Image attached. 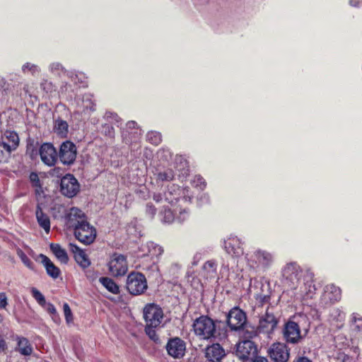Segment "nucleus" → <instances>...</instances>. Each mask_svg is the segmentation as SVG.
<instances>
[{
	"label": "nucleus",
	"instance_id": "obj_1",
	"mask_svg": "<svg viewBox=\"0 0 362 362\" xmlns=\"http://www.w3.org/2000/svg\"><path fill=\"white\" fill-rule=\"evenodd\" d=\"M282 283L284 286L294 290V296L298 299L312 298L316 290L313 284L314 274L306 271L303 272L296 263L286 264L282 272Z\"/></svg>",
	"mask_w": 362,
	"mask_h": 362
},
{
	"label": "nucleus",
	"instance_id": "obj_2",
	"mask_svg": "<svg viewBox=\"0 0 362 362\" xmlns=\"http://www.w3.org/2000/svg\"><path fill=\"white\" fill-rule=\"evenodd\" d=\"M192 330L199 340L209 342L221 341L226 337V333H221L215 322L206 315H202L194 320Z\"/></svg>",
	"mask_w": 362,
	"mask_h": 362
},
{
	"label": "nucleus",
	"instance_id": "obj_3",
	"mask_svg": "<svg viewBox=\"0 0 362 362\" xmlns=\"http://www.w3.org/2000/svg\"><path fill=\"white\" fill-rule=\"evenodd\" d=\"M188 192V188L181 189L177 185H171L168 187V189L164 192L163 196L160 193H155L153 195V199L158 203L165 200L168 204H173L180 200L181 195H182V199L187 202L190 200Z\"/></svg>",
	"mask_w": 362,
	"mask_h": 362
},
{
	"label": "nucleus",
	"instance_id": "obj_4",
	"mask_svg": "<svg viewBox=\"0 0 362 362\" xmlns=\"http://www.w3.org/2000/svg\"><path fill=\"white\" fill-rule=\"evenodd\" d=\"M273 262V254L261 249L256 250L247 257L248 264L251 267L255 269H262L263 271L269 269Z\"/></svg>",
	"mask_w": 362,
	"mask_h": 362
},
{
	"label": "nucleus",
	"instance_id": "obj_5",
	"mask_svg": "<svg viewBox=\"0 0 362 362\" xmlns=\"http://www.w3.org/2000/svg\"><path fill=\"white\" fill-rule=\"evenodd\" d=\"M73 230L76 238L84 245H90L95 240L96 229L87 220L73 228Z\"/></svg>",
	"mask_w": 362,
	"mask_h": 362
},
{
	"label": "nucleus",
	"instance_id": "obj_6",
	"mask_svg": "<svg viewBox=\"0 0 362 362\" xmlns=\"http://www.w3.org/2000/svg\"><path fill=\"white\" fill-rule=\"evenodd\" d=\"M145 276L139 272L130 273L127 279V288L132 295H140L147 289Z\"/></svg>",
	"mask_w": 362,
	"mask_h": 362
},
{
	"label": "nucleus",
	"instance_id": "obj_7",
	"mask_svg": "<svg viewBox=\"0 0 362 362\" xmlns=\"http://www.w3.org/2000/svg\"><path fill=\"white\" fill-rule=\"evenodd\" d=\"M144 317L146 325L159 327L163 319V312L158 305L148 304L144 309Z\"/></svg>",
	"mask_w": 362,
	"mask_h": 362
},
{
	"label": "nucleus",
	"instance_id": "obj_8",
	"mask_svg": "<svg viewBox=\"0 0 362 362\" xmlns=\"http://www.w3.org/2000/svg\"><path fill=\"white\" fill-rule=\"evenodd\" d=\"M110 273L114 276H121L126 274L128 270V264L124 255L114 253L107 264Z\"/></svg>",
	"mask_w": 362,
	"mask_h": 362
},
{
	"label": "nucleus",
	"instance_id": "obj_9",
	"mask_svg": "<svg viewBox=\"0 0 362 362\" xmlns=\"http://www.w3.org/2000/svg\"><path fill=\"white\" fill-rule=\"evenodd\" d=\"M76 105V112L83 114V119L87 118L90 113L95 110V103L93 100V95L90 93L84 95H77L74 103Z\"/></svg>",
	"mask_w": 362,
	"mask_h": 362
},
{
	"label": "nucleus",
	"instance_id": "obj_10",
	"mask_svg": "<svg viewBox=\"0 0 362 362\" xmlns=\"http://www.w3.org/2000/svg\"><path fill=\"white\" fill-rule=\"evenodd\" d=\"M246 314L238 308L231 309L227 315V324L233 331H238L243 329L246 324Z\"/></svg>",
	"mask_w": 362,
	"mask_h": 362
},
{
	"label": "nucleus",
	"instance_id": "obj_11",
	"mask_svg": "<svg viewBox=\"0 0 362 362\" xmlns=\"http://www.w3.org/2000/svg\"><path fill=\"white\" fill-rule=\"evenodd\" d=\"M268 354L274 362H287L290 356V349L284 343L272 344L268 349Z\"/></svg>",
	"mask_w": 362,
	"mask_h": 362
},
{
	"label": "nucleus",
	"instance_id": "obj_12",
	"mask_svg": "<svg viewBox=\"0 0 362 362\" xmlns=\"http://www.w3.org/2000/svg\"><path fill=\"white\" fill-rule=\"evenodd\" d=\"M257 351V346L250 339L243 340L236 346V355L243 361L253 359Z\"/></svg>",
	"mask_w": 362,
	"mask_h": 362
},
{
	"label": "nucleus",
	"instance_id": "obj_13",
	"mask_svg": "<svg viewBox=\"0 0 362 362\" xmlns=\"http://www.w3.org/2000/svg\"><path fill=\"white\" fill-rule=\"evenodd\" d=\"M283 335L286 341L290 344H297L302 339L298 325L293 321H288L285 324Z\"/></svg>",
	"mask_w": 362,
	"mask_h": 362
},
{
	"label": "nucleus",
	"instance_id": "obj_14",
	"mask_svg": "<svg viewBox=\"0 0 362 362\" xmlns=\"http://www.w3.org/2000/svg\"><path fill=\"white\" fill-rule=\"evenodd\" d=\"M42 161L48 166H53L57 160V153L54 146L50 143H44L39 150Z\"/></svg>",
	"mask_w": 362,
	"mask_h": 362
},
{
	"label": "nucleus",
	"instance_id": "obj_15",
	"mask_svg": "<svg viewBox=\"0 0 362 362\" xmlns=\"http://www.w3.org/2000/svg\"><path fill=\"white\" fill-rule=\"evenodd\" d=\"M278 321L272 313L266 312L259 321L257 330L259 333L271 334L276 327Z\"/></svg>",
	"mask_w": 362,
	"mask_h": 362
},
{
	"label": "nucleus",
	"instance_id": "obj_16",
	"mask_svg": "<svg viewBox=\"0 0 362 362\" xmlns=\"http://www.w3.org/2000/svg\"><path fill=\"white\" fill-rule=\"evenodd\" d=\"M166 349L170 356L175 358H180L185 355L186 344L180 338L175 337L168 341Z\"/></svg>",
	"mask_w": 362,
	"mask_h": 362
},
{
	"label": "nucleus",
	"instance_id": "obj_17",
	"mask_svg": "<svg viewBox=\"0 0 362 362\" xmlns=\"http://www.w3.org/2000/svg\"><path fill=\"white\" fill-rule=\"evenodd\" d=\"M226 252L233 257H239L243 255V248L240 240L236 236H230L224 240Z\"/></svg>",
	"mask_w": 362,
	"mask_h": 362
},
{
	"label": "nucleus",
	"instance_id": "obj_18",
	"mask_svg": "<svg viewBox=\"0 0 362 362\" xmlns=\"http://www.w3.org/2000/svg\"><path fill=\"white\" fill-rule=\"evenodd\" d=\"M225 356V351L218 343H213L205 349V357L210 362H218Z\"/></svg>",
	"mask_w": 362,
	"mask_h": 362
},
{
	"label": "nucleus",
	"instance_id": "obj_19",
	"mask_svg": "<svg viewBox=\"0 0 362 362\" xmlns=\"http://www.w3.org/2000/svg\"><path fill=\"white\" fill-rule=\"evenodd\" d=\"M69 250L74 254L76 262L81 267L86 268L90 265V260L84 250L71 243H69Z\"/></svg>",
	"mask_w": 362,
	"mask_h": 362
},
{
	"label": "nucleus",
	"instance_id": "obj_20",
	"mask_svg": "<svg viewBox=\"0 0 362 362\" xmlns=\"http://www.w3.org/2000/svg\"><path fill=\"white\" fill-rule=\"evenodd\" d=\"M141 251L144 252V257H150L153 258L154 257H159L163 252V249L159 245L153 242H147L142 245L140 248Z\"/></svg>",
	"mask_w": 362,
	"mask_h": 362
},
{
	"label": "nucleus",
	"instance_id": "obj_21",
	"mask_svg": "<svg viewBox=\"0 0 362 362\" xmlns=\"http://www.w3.org/2000/svg\"><path fill=\"white\" fill-rule=\"evenodd\" d=\"M87 220L84 212L77 207L69 209V228H74Z\"/></svg>",
	"mask_w": 362,
	"mask_h": 362
},
{
	"label": "nucleus",
	"instance_id": "obj_22",
	"mask_svg": "<svg viewBox=\"0 0 362 362\" xmlns=\"http://www.w3.org/2000/svg\"><path fill=\"white\" fill-rule=\"evenodd\" d=\"M16 341L17 342L16 350L22 356H28L32 354L33 351V346L28 339L17 336Z\"/></svg>",
	"mask_w": 362,
	"mask_h": 362
},
{
	"label": "nucleus",
	"instance_id": "obj_23",
	"mask_svg": "<svg viewBox=\"0 0 362 362\" xmlns=\"http://www.w3.org/2000/svg\"><path fill=\"white\" fill-rule=\"evenodd\" d=\"M39 259L45 267L47 274L53 279H57L60 274L59 269L57 267L50 259L45 255L40 254L39 255Z\"/></svg>",
	"mask_w": 362,
	"mask_h": 362
},
{
	"label": "nucleus",
	"instance_id": "obj_24",
	"mask_svg": "<svg viewBox=\"0 0 362 362\" xmlns=\"http://www.w3.org/2000/svg\"><path fill=\"white\" fill-rule=\"evenodd\" d=\"M74 86L77 88H85L87 86V78L82 72L72 71L69 75V86ZM75 88L73 89V91Z\"/></svg>",
	"mask_w": 362,
	"mask_h": 362
},
{
	"label": "nucleus",
	"instance_id": "obj_25",
	"mask_svg": "<svg viewBox=\"0 0 362 362\" xmlns=\"http://www.w3.org/2000/svg\"><path fill=\"white\" fill-rule=\"evenodd\" d=\"M1 141L7 144L8 148L15 151L19 145L18 135L12 131H6L1 138Z\"/></svg>",
	"mask_w": 362,
	"mask_h": 362
},
{
	"label": "nucleus",
	"instance_id": "obj_26",
	"mask_svg": "<svg viewBox=\"0 0 362 362\" xmlns=\"http://www.w3.org/2000/svg\"><path fill=\"white\" fill-rule=\"evenodd\" d=\"M341 298V290L334 284L327 285L325 288L324 298L334 303Z\"/></svg>",
	"mask_w": 362,
	"mask_h": 362
},
{
	"label": "nucleus",
	"instance_id": "obj_27",
	"mask_svg": "<svg viewBox=\"0 0 362 362\" xmlns=\"http://www.w3.org/2000/svg\"><path fill=\"white\" fill-rule=\"evenodd\" d=\"M53 131L57 137L66 138L68 134V123L62 119H55Z\"/></svg>",
	"mask_w": 362,
	"mask_h": 362
},
{
	"label": "nucleus",
	"instance_id": "obj_28",
	"mask_svg": "<svg viewBox=\"0 0 362 362\" xmlns=\"http://www.w3.org/2000/svg\"><path fill=\"white\" fill-rule=\"evenodd\" d=\"M35 215L39 226L48 233L50 230V221L49 216L43 213L40 206H37Z\"/></svg>",
	"mask_w": 362,
	"mask_h": 362
},
{
	"label": "nucleus",
	"instance_id": "obj_29",
	"mask_svg": "<svg viewBox=\"0 0 362 362\" xmlns=\"http://www.w3.org/2000/svg\"><path fill=\"white\" fill-rule=\"evenodd\" d=\"M50 250L57 259L62 263H66L68 262V255L65 249L62 248L59 244L51 243Z\"/></svg>",
	"mask_w": 362,
	"mask_h": 362
},
{
	"label": "nucleus",
	"instance_id": "obj_30",
	"mask_svg": "<svg viewBox=\"0 0 362 362\" xmlns=\"http://www.w3.org/2000/svg\"><path fill=\"white\" fill-rule=\"evenodd\" d=\"M99 281L101 284L110 292L113 294H118L119 293V286L110 278L100 277Z\"/></svg>",
	"mask_w": 362,
	"mask_h": 362
},
{
	"label": "nucleus",
	"instance_id": "obj_31",
	"mask_svg": "<svg viewBox=\"0 0 362 362\" xmlns=\"http://www.w3.org/2000/svg\"><path fill=\"white\" fill-rule=\"evenodd\" d=\"M175 212H177V209L172 211L171 209L165 207L159 214L161 221L165 223H173L176 219Z\"/></svg>",
	"mask_w": 362,
	"mask_h": 362
},
{
	"label": "nucleus",
	"instance_id": "obj_32",
	"mask_svg": "<svg viewBox=\"0 0 362 362\" xmlns=\"http://www.w3.org/2000/svg\"><path fill=\"white\" fill-rule=\"evenodd\" d=\"M202 268L207 277H214L216 274L217 264L214 260H209L206 262Z\"/></svg>",
	"mask_w": 362,
	"mask_h": 362
},
{
	"label": "nucleus",
	"instance_id": "obj_33",
	"mask_svg": "<svg viewBox=\"0 0 362 362\" xmlns=\"http://www.w3.org/2000/svg\"><path fill=\"white\" fill-rule=\"evenodd\" d=\"M156 179L157 181H171L173 180L175 175L171 169H164L155 173Z\"/></svg>",
	"mask_w": 362,
	"mask_h": 362
},
{
	"label": "nucleus",
	"instance_id": "obj_34",
	"mask_svg": "<svg viewBox=\"0 0 362 362\" xmlns=\"http://www.w3.org/2000/svg\"><path fill=\"white\" fill-rule=\"evenodd\" d=\"M81 185L76 177L69 173V198L77 195L80 192Z\"/></svg>",
	"mask_w": 362,
	"mask_h": 362
},
{
	"label": "nucleus",
	"instance_id": "obj_35",
	"mask_svg": "<svg viewBox=\"0 0 362 362\" xmlns=\"http://www.w3.org/2000/svg\"><path fill=\"white\" fill-rule=\"evenodd\" d=\"M12 151H13L8 148L7 144L0 140V163L6 162Z\"/></svg>",
	"mask_w": 362,
	"mask_h": 362
},
{
	"label": "nucleus",
	"instance_id": "obj_36",
	"mask_svg": "<svg viewBox=\"0 0 362 362\" xmlns=\"http://www.w3.org/2000/svg\"><path fill=\"white\" fill-rule=\"evenodd\" d=\"M68 153V140L64 141L60 146L59 151V158L60 161L64 164H68V158L66 157V153Z\"/></svg>",
	"mask_w": 362,
	"mask_h": 362
},
{
	"label": "nucleus",
	"instance_id": "obj_37",
	"mask_svg": "<svg viewBox=\"0 0 362 362\" xmlns=\"http://www.w3.org/2000/svg\"><path fill=\"white\" fill-rule=\"evenodd\" d=\"M351 328L358 332H362V317L358 314L352 315Z\"/></svg>",
	"mask_w": 362,
	"mask_h": 362
},
{
	"label": "nucleus",
	"instance_id": "obj_38",
	"mask_svg": "<svg viewBox=\"0 0 362 362\" xmlns=\"http://www.w3.org/2000/svg\"><path fill=\"white\" fill-rule=\"evenodd\" d=\"M146 139L153 145H158L161 142V134L155 131L148 132Z\"/></svg>",
	"mask_w": 362,
	"mask_h": 362
},
{
	"label": "nucleus",
	"instance_id": "obj_39",
	"mask_svg": "<svg viewBox=\"0 0 362 362\" xmlns=\"http://www.w3.org/2000/svg\"><path fill=\"white\" fill-rule=\"evenodd\" d=\"M31 293H32L33 297L36 300V301L41 306L46 304L45 298L40 291H38L35 288H33L31 290Z\"/></svg>",
	"mask_w": 362,
	"mask_h": 362
},
{
	"label": "nucleus",
	"instance_id": "obj_40",
	"mask_svg": "<svg viewBox=\"0 0 362 362\" xmlns=\"http://www.w3.org/2000/svg\"><path fill=\"white\" fill-rule=\"evenodd\" d=\"M156 328L157 327H154L152 326H148V325H146V327H145V332H146V334L149 337V338L151 339H152L155 342H157L159 341V337L156 332Z\"/></svg>",
	"mask_w": 362,
	"mask_h": 362
},
{
	"label": "nucleus",
	"instance_id": "obj_41",
	"mask_svg": "<svg viewBox=\"0 0 362 362\" xmlns=\"http://www.w3.org/2000/svg\"><path fill=\"white\" fill-rule=\"evenodd\" d=\"M17 255L27 267L33 269V262L21 250H18Z\"/></svg>",
	"mask_w": 362,
	"mask_h": 362
},
{
	"label": "nucleus",
	"instance_id": "obj_42",
	"mask_svg": "<svg viewBox=\"0 0 362 362\" xmlns=\"http://www.w3.org/2000/svg\"><path fill=\"white\" fill-rule=\"evenodd\" d=\"M23 73L30 72L33 75H35L39 72V68L37 65L30 63H26L22 66Z\"/></svg>",
	"mask_w": 362,
	"mask_h": 362
},
{
	"label": "nucleus",
	"instance_id": "obj_43",
	"mask_svg": "<svg viewBox=\"0 0 362 362\" xmlns=\"http://www.w3.org/2000/svg\"><path fill=\"white\" fill-rule=\"evenodd\" d=\"M192 184L194 187L199 188V189H204L206 187V182L202 177L200 175H196L192 181Z\"/></svg>",
	"mask_w": 362,
	"mask_h": 362
},
{
	"label": "nucleus",
	"instance_id": "obj_44",
	"mask_svg": "<svg viewBox=\"0 0 362 362\" xmlns=\"http://www.w3.org/2000/svg\"><path fill=\"white\" fill-rule=\"evenodd\" d=\"M257 329L254 327H246L243 331V337L247 339H252L257 334Z\"/></svg>",
	"mask_w": 362,
	"mask_h": 362
},
{
	"label": "nucleus",
	"instance_id": "obj_45",
	"mask_svg": "<svg viewBox=\"0 0 362 362\" xmlns=\"http://www.w3.org/2000/svg\"><path fill=\"white\" fill-rule=\"evenodd\" d=\"M76 157V147L75 144L69 141V165L74 163Z\"/></svg>",
	"mask_w": 362,
	"mask_h": 362
},
{
	"label": "nucleus",
	"instance_id": "obj_46",
	"mask_svg": "<svg viewBox=\"0 0 362 362\" xmlns=\"http://www.w3.org/2000/svg\"><path fill=\"white\" fill-rule=\"evenodd\" d=\"M176 219L179 223H182L185 221L189 216V212L186 209H180L179 215H176Z\"/></svg>",
	"mask_w": 362,
	"mask_h": 362
},
{
	"label": "nucleus",
	"instance_id": "obj_47",
	"mask_svg": "<svg viewBox=\"0 0 362 362\" xmlns=\"http://www.w3.org/2000/svg\"><path fill=\"white\" fill-rule=\"evenodd\" d=\"M68 175H64L61 180V192L64 196H68V184L66 183Z\"/></svg>",
	"mask_w": 362,
	"mask_h": 362
},
{
	"label": "nucleus",
	"instance_id": "obj_48",
	"mask_svg": "<svg viewBox=\"0 0 362 362\" xmlns=\"http://www.w3.org/2000/svg\"><path fill=\"white\" fill-rule=\"evenodd\" d=\"M30 180L35 187H40V180L37 173H32L30 175Z\"/></svg>",
	"mask_w": 362,
	"mask_h": 362
},
{
	"label": "nucleus",
	"instance_id": "obj_49",
	"mask_svg": "<svg viewBox=\"0 0 362 362\" xmlns=\"http://www.w3.org/2000/svg\"><path fill=\"white\" fill-rule=\"evenodd\" d=\"M7 305V298L4 293H0V308H5Z\"/></svg>",
	"mask_w": 362,
	"mask_h": 362
},
{
	"label": "nucleus",
	"instance_id": "obj_50",
	"mask_svg": "<svg viewBox=\"0 0 362 362\" xmlns=\"http://www.w3.org/2000/svg\"><path fill=\"white\" fill-rule=\"evenodd\" d=\"M146 212L153 217L156 214V209L152 204H148L146 206Z\"/></svg>",
	"mask_w": 362,
	"mask_h": 362
},
{
	"label": "nucleus",
	"instance_id": "obj_51",
	"mask_svg": "<svg viewBox=\"0 0 362 362\" xmlns=\"http://www.w3.org/2000/svg\"><path fill=\"white\" fill-rule=\"evenodd\" d=\"M42 307L46 310H47L49 313H52L53 314V313H56V309H55V308L54 307V305L52 303L46 302V304L43 305Z\"/></svg>",
	"mask_w": 362,
	"mask_h": 362
},
{
	"label": "nucleus",
	"instance_id": "obj_52",
	"mask_svg": "<svg viewBox=\"0 0 362 362\" xmlns=\"http://www.w3.org/2000/svg\"><path fill=\"white\" fill-rule=\"evenodd\" d=\"M7 348L6 340L3 337H0V353L5 352Z\"/></svg>",
	"mask_w": 362,
	"mask_h": 362
},
{
	"label": "nucleus",
	"instance_id": "obj_53",
	"mask_svg": "<svg viewBox=\"0 0 362 362\" xmlns=\"http://www.w3.org/2000/svg\"><path fill=\"white\" fill-rule=\"evenodd\" d=\"M293 362H313L310 358L306 356H297Z\"/></svg>",
	"mask_w": 362,
	"mask_h": 362
},
{
	"label": "nucleus",
	"instance_id": "obj_54",
	"mask_svg": "<svg viewBox=\"0 0 362 362\" xmlns=\"http://www.w3.org/2000/svg\"><path fill=\"white\" fill-rule=\"evenodd\" d=\"M6 86L7 83L6 79L4 77L0 76V91L2 90H5L6 88Z\"/></svg>",
	"mask_w": 362,
	"mask_h": 362
},
{
	"label": "nucleus",
	"instance_id": "obj_55",
	"mask_svg": "<svg viewBox=\"0 0 362 362\" xmlns=\"http://www.w3.org/2000/svg\"><path fill=\"white\" fill-rule=\"evenodd\" d=\"M253 362H268V360L263 356H256Z\"/></svg>",
	"mask_w": 362,
	"mask_h": 362
},
{
	"label": "nucleus",
	"instance_id": "obj_56",
	"mask_svg": "<svg viewBox=\"0 0 362 362\" xmlns=\"http://www.w3.org/2000/svg\"><path fill=\"white\" fill-rule=\"evenodd\" d=\"M64 313L65 320L68 322V304L67 303L64 304Z\"/></svg>",
	"mask_w": 362,
	"mask_h": 362
},
{
	"label": "nucleus",
	"instance_id": "obj_57",
	"mask_svg": "<svg viewBox=\"0 0 362 362\" xmlns=\"http://www.w3.org/2000/svg\"><path fill=\"white\" fill-rule=\"evenodd\" d=\"M61 68V64L59 63L52 64L51 65V69L53 70H59Z\"/></svg>",
	"mask_w": 362,
	"mask_h": 362
},
{
	"label": "nucleus",
	"instance_id": "obj_58",
	"mask_svg": "<svg viewBox=\"0 0 362 362\" xmlns=\"http://www.w3.org/2000/svg\"><path fill=\"white\" fill-rule=\"evenodd\" d=\"M136 124L135 122L129 121V122H127V126L128 128L132 129V128H134Z\"/></svg>",
	"mask_w": 362,
	"mask_h": 362
},
{
	"label": "nucleus",
	"instance_id": "obj_59",
	"mask_svg": "<svg viewBox=\"0 0 362 362\" xmlns=\"http://www.w3.org/2000/svg\"><path fill=\"white\" fill-rule=\"evenodd\" d=\"M107 128L108 129L107 132H108L109 135L110 136H112L113 135V128L110 126H107Z\"/></svg>",
	"mask_w": 362,
	"mask_h": 362
},
{
	"label": "nucleus",
	"instance_id": "obj_60",
	"mask_svg": "<svg viewBox=\"0 0 362 362\" xmlns=\"http://www.w3.org/2000/svg\"><path fill=\"white\" fill-rule=\"evenodd\" d=\"M351 5L352 6H358V1H351Z\"/></svg>",
	"mask_w": 362,
	"mask_h": 362
},
{
	"label": "nucleus",
	"instance_id": "obj_61",
	"mask_svg": "<svg viewBox=\"0 0 362 362\" xmlns=\"http://www.w3.org/2000/svg\"><path fill=\"white\" fill-rule=\"evenodd\" d=\"M201 257V255L200 254H196L195 256H194V258H200Z\"/></svg>",
	"mask_w": 362,
	"mask_h": 362
},
{
	"label": "nucleus",
	"instance_id": "obj_62",
	"mask_svg": "<svg viewBox=\"0 0 362 362\" xmlns=\"http://www.w3.org/2000/svg\"><path fill=\"white\" fill-rule=\"evenodd\" d=\"M142 267H143V269H144V270L148 269L150 268L148 266H144V265H143Z\"/></svg>",
	"mask_w": 362,
	"mask_h": 362
},
{
	"label": "nucleus",
	"instance_id": "obj_63",
	"mask_svg": "<svg viewBox=\"0 0 362 362\" xmlns=\"http://www.w3.org/2000/svg\"><path fill=\"white\" fill-rule=\"evenodd\" d=\"M54 171H56V173H58V170L57 168L54 169Z\"/></svg>",
	"mask_w": 362,
	"mask_h": 362
},
{
	"label": "nucleus",
	"instance_id": "obj_64",
	"mask_svg": "<svg viewBox=\"0 0 362 362\" xmlns=\"http://www.w3.org/2000/svg\"><path fill=\"white\" fill-rule=\"evenodd\" d=\"M69 317H70L71 316V311L70 310H69Z\"/></svg>",
	"mask_w": 362,
	"mask_h": 362
}]
</instances>
